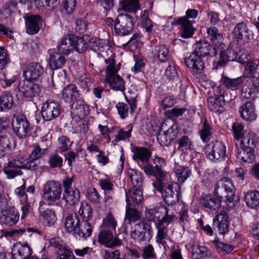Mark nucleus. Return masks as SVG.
Listing matches in <instances>:
<instances>
[{
    "label": "nucleus",
    "instance_id": "nucleus-50",
    "mask_svg": "<svg viewBox=\"0 0 259 259\" xmlns=\"http://www.w3.org/2000/svg\"><path fill=\"white\" fill-rule=\"evenodd\" d=\"M232 128L235 139L238 141L240 140V142H244L243 138L245 132L243 124L238 122L233 123Z\"/></svg>",
    "mask_w": 259,
    "mask_h": 259
},
{
    "label": "nucleus",
    "instance_id": "nucleus-14",
    "mask_svg": "<svg viewBox=\"0 0 259 259\" xmlns=\"http://www.w3.org/2000/svg\"><path fill=\"white\" fill-rule=\"evenodd\" d=\"M44 199L50 202H55L61 198L62 187L61 185L54 181H48L43 189Z\"/></svg>",
    "mask_w": 259,
    "mask_h": 259
},
{
    "label": "nucleus",
    "instance_id": "nucleus-11",
    "mask_svg": "<svg viewBox=\"0 0 259 259\" xmlns=\"http://www.w3.org/2000/svg\"><path fill=\"white\" fill-rule=\"evenodd\" d=\"M153 163L155 164L154 166L149 163H147L143 168L144 171L148 176L154 177L157 181H164L166 175L162 167L166 165L165 160L156 155L153 159Z\"/></svg>",
    "mask_w": 259,
    "mask_h": 259
},
{
    "label": "nucleus",
    "instance_id": "nucleus-37",
    "mask_svg": "<svg viewBox=\"0 0 259 259\" xmlns=\"http://www.w3.org/2000/svg\"><path fill=\"white\" fill-rule=\"evenodd\" d=\"M153 57L157 58L161 62H165L169 59V50L167 46L163 45L155 47L152 51Z\"/></svg>",
    "mask_w": 259,
    "mask_h": 259
},
{
    "label": "nucleus",
    "instance_id": "nucleus-54",
    "mask_svg": "<svg viewBox=\"0 0 259 259\" xmlns=\"http://www.w3.org/2000/svg\"><path fill=\"white\" fill-rule=\"evenodd\" d=\"M79 214L82 217L84 222H88L93 217V210L88 204H81L78 210Z\"/></svg>",
    "mask_w": 259,
    "mask_h": 259
},
{
    "label": "nucleus",
    "instance_id": "nucleus-53",
    "mask_svg": "<svg viewBox=\"0 0 259 259\" xmlns=\"http://www.w3.org/2000/svg\"><path fill=\"white\" fill-rule=\"evenodd\" d=\"M73 144L69 138L65 136H62L58 138V150L60 152H63L68 150Z\"/></svg>",
    "mask_w": 259,
    "mask_h": 259
},
{
    "label": "nucleus",
    "instance_id": "nucleus-45",
    "mask_svg": "<svg viewBox=\"0 0 259 259\" xmlns=\"http://www.w3.org/2000/svg\"><path fill=\"white\" fill-rule=\"evenodd\" d=\"M199 133L201 140L205 142L209 141L212 137V128L206 118L204 120Z\"/></svg>",
    "mask_w": 259,
    "mask_h": 259
},
{
    "label": "nucleus",
    "instance_id": "nucleus-47",
    "mask_svg": "<svg viewBox=\"0 0 259 259\" xmlns=\"http://www.w3.org/2000/svg\"><path fill=\"white\" fill-rule=\"evenodd\" d=\"M121 6L124 11L134 13L140 9L139 0H122Z\"/></svg>",
    "mask_w": 259,
    "mask_h": 259
},
{
    "label": "nucleus",
    "instance_id": "nucleus-30",
    "mask_svg": "<svg viewBox=\"0 0 259 259\" xmlns=\"http://www.w3.org/2000/svg\"><path fill=\"white\" fill-rule=\"evenodd\" d=\"M244 77L232 78L227 76H223L220 80L221 84L227 89L236 90L239 89L244 83Z\"/></svg>",
    "mask_w": 259,
    "mask_h": 259
},
{
    "label": "nucleus",
    "instance_id": "nucleus-2",
    "mask_svg": "<svg viewBox=\"0 0 259 259\" xmlns=\"http://www.w3.org/2000/svg\"><path fill=\"white\" fill-rule=\"evenodd\" d=\"M194 51L185 62L194 74H201L205 65L202 58L208 56L213 57L217 54V50L209 42L205 40H200L194 45Z\"/></svg>",
    "mask_w": 259,
    "mask_h": 259
},
{
    "label": "nucleus",
    "instance_id": "nucleus-16",
    "mask_svg": "<svg viewBox=\"0 0 259 259\" xmlns=\"http://www.w3.org/2000/svg\"><path fill=\"white\" fill-rule=\"evenodd\" d=\"M61 107L59 104L53 100H47L41 107V113L46 121H51L56 118L60 114Z\"/></svg>",
    "mask_w": 259,
    "mask_h": 259
},
{
    "label": "nucleus",
    "instance_id": "nucleus-21",
    "mask_svg": "<svg viewBox=\"0 0 259 259\" xmlns=\"http://www.w3.org/2000/svg\"><path fill=\"white\" fill-rule=\"evenodd\" d=\"M26 32L30 35L36 34L42 26L43 20L39 15H27L25 19Z\"/></svg>",
    "mask_w": 259,
    "mask_h": 259
},
{
    "label": "nucleus",
    "instance_id": "nucleus-52",
    "mask_svg": "<svg viewBox=\"0 0 259 259\" xmlns=\"http://www.w3.org/2000/svg\"><path fill=\"white\" fill-rule=\"evenodd\" d=\"M103 229H107L114 231L117 226V221L111 212L107 213L103 221Z\"/></svg>",
    "mask_w": 259,
    "mask_h": 259
},
{
    "label": "nucleus",
    "instance_id": "nucleus-25",
    "mask_svg": "<svg viewBox=\"0 0 259 259\" xmlns=\"http://www.w3.org/2000/svg\"><path fill=\"white\" fill-rule=\"evenodd\" d=\"M206 34L207 38L212 44L213 47H220V49H223L225 46L223 43V35L217 27L214 26L208 27Z\"/></svg>",
    "mask_w": 259,
    "mask_h": 259
},
{
    "label": "nucleus",
    "instance_id": "nucleus-46",
    "mask_svg": "<svg viewBox=\"0 0 259 259\" xmlns=\"http://www.w3.org/2000/svg\"><path fill=\"white\" fill-rule=\"evenodd\" d=\"M14 104L12 95L10 93H4L0 98V110L1 111L8 110Z\"/></svg>",
    "mask_w": 259,
    "mask_h": 259
},
{
    "label": "nucleus",
    "instance_id": "nucleus-35",
    "mask_svg": "<svg viewBox=\"0 0 259 259\" xmlns=\"http://www.w3.org/2000/svg\"><path fill=\"white\" fill-rule=\"evenodd\" d=\"M143 200V194L139 188L130 190L126 194V204H131L132 206H136Z\"/></svg>",
    "mask_w": 259,
    "mask_h": 259
},
{
    "label": "nucleus",
    "instance_id": "nucleus-17",
    "mask_svg": "<svg viewBox=\"0 0 259 259\" xmlns=\"http://www.w3.org/2000/svg\"><path fill=\"white\" fill-rule=\"evenodd\" d=\"M174 220V218L168 216L166 221L165 219L161 220L160 222L156 224V228L157 229V232L155 237L156 242L159 244H161L165 247L166 245V240L169 239L168 235V225Z\"/></svg>",
    "mask_w": 259,
    "mask_h": 259
},
{
    "label": "nucleus",
    "instance_id": "nucleus-60",
    "mask_svg": "<svg viewBox=\"0 0 259 259\" xmlns=\"http://www.w3.org/2000/svg\"><path fill=\"white\" fill-rule=\"evenodd\" d=\"M18 0H12L6 3L4 7V11L6 14L8 16H11L15 13L17 10V5ZM20 3L23 2L22 0H19Z\"/></svg>",
    "mask_w": 259,
    "mask_h": 259
},
{
    "label": "nucleus",
    "instance_id": "nucleus-63",
    "mask_svg": "<svg viewBox=\"0 0 259 259\" xmlns=\"http://www.w3.org/2000/svg\"><path fill=\"white\" fill-rule=\"evenodd\" d=\"M133 130V125L130 124L124 129L120 130L116 136V141L124 140L131 136V132Z\"/></svg>",
    "mask_w": 259,
    "mask_h": 259
},
{
    "label": "nucleus",
    "instance_id": "nucleus-48",
    "mask_svg": "<svg viewBox=\"0 0 259 259\" xmlns=\"http://www.w3.org/2000/svg\"><path fill=\"white\" fill-rule=\"evenodd\" d=\"M73 52L75 50L79 53L84 52L88 47L86 41L81 37H79L74 35L72 36Z\"/></svg>",
    "mask_w": 259,
    "mask_h": 259
},
{
    "label": "nucleus",
    "instance_id": "nucleus-57",
    "mask_svg": "<svg viewBox=\"0 0 259 259\" xmlns=\"http://www.w3.org/2000/svg\"><path fill=\"white\" fill-rule=\"evenodd\" d=\"M128 173L134 187H140L143 182L141 174L132 169H129Z\"/></svg>",
    "mask_w": 259,
    "mask_h": 259
},
{
    "label": "nucleus",
    "instance_id": "nucleus-6",
    "mask_svg": "<svg viewBox=\"0 0 259 259\" xmlns=\"http://www.w3.org/2000/svg\"><path fill=\"white\" fill-rule=\"evenodd\" d=\"M153 236V230L150 224L145 221H140L131 228L130 236L135 242L141 243L149 242Z\"/></svg>",
    "mask_w": 259,
    "mask_h": 259
},
{
    "label": "nucleus",
    "instance_id": "nucleus-33",
    "mask_svg": "<svg viewBox=\"0 0 259 259\" xmlns=\"http://www.w3.org/2000/svg\"><path fill=\"white\" fill-rule=\"evenodd\" d=\"M72 36V35H68L59 42L57 52L64 55H68L73 52Z\"/></svg>",
    "mask_w": 259,
    "mask_h": 259
},
{
    "label": "nucleus",
    "instance_id": "nucleus-4",
    "mask_svg": "<svg viewBox=\"0 0 259 259\" xmlns=\"http://www.w3.org/2000/svg\"><path fill=\"white\" fill-rule=\"evenodd\" d=\"M247 146L244 142H240V149H238L237 157L244 162L250 163L255 159L254 151L258 145V137L253 132H249L247 135Z\"/></svg>",
    "mask_w": 259,
    "mask_h": 259
},
{
    "label": "nucleus",
    "instance_id": "nucleus-22",
    "mask_svg": "<svg viewBox=\"0 0 259 259\" xmlns=\"http://www.w3.org/2000/svg\"><path fill=\"white\" fill-rule=\"evenodd\" d=\"M213 225L218 228L220 233L224 234L229 230V223L227 212L224 210H221L215 213V216L213 219Z\"/></svg>",
    "mask_w": 259,
    "mask_h": 259
},
{
    "label": "nucleus",
    "instance_id": "nucleus-36",
    "mask_svg": "<svg viewBox=\"0 0 259 259\" xmlns=\"http://www.w3.org/2000/svg\"><path fill=\"white\" fill-rule=\"evenodd\" d=\"M192 256L193 259H208L211 256V251L203 246L193 245Z\"/></svg>",
    "mask_w": 259,
    "mask_h": 259
},
{
    "label": "nucleus",
    "instance_id": "nucleus-8",
    "mask_svg": "<svg viewBox=\"0 0 259 259\" xmlns=\"http://www.w3.org/2000/svg\"><path fill=\"white\" fill-rule=\"evenodd\" d=\"M163 181H158L154 183V187L159 191L166 203L168 205H172L179 201L180 192L177 189L179 187L177 185L169 184L166 185Z\"/></svg>",
    "mask_w": 259,
    "mask_h": 259
},
{
    "label": "nucleus",
    "instance_id": "nucleus-31",
    "mask_svg": "<svg viewBox=\"0 0 259 259\" xmlns=\"http://www.w3.org/2000/svg\"><path fill=\"white\" fill-rule=\"evenodd\" d=\"M178 132L177 125L174 123L168 130L164 131L162 134H159L157 139L164 144H169L177 137Z\"/></svg>",
    "mask_w": 259,
    "mask_h": 259
},
{
    "label": "nucleus",
    "instance_id": "nucleus-58",
    "mask_svg": "<svg viewBox=\"0 0 259 259\" xmlns=\"http://www.w3.org/2000/svg\"><path fill=\"white\" fill-rule=\"evenodd\" d=\"M247 66L249 70V77L252 78V85L257 88L259 86L258 77L254 74L257 68V64L253 62H249L247 64Z\"/></svg>",
    "mask_w": 259,
    "mask_h": 259
},
{
    "label": "nucleus",
    "instance_id": "nucleus-15",
    "mask_svg": "<svg viewBox=\"0 0 259 259\" xmlns=\"http://www.w3.org/2000/svg\"><path fill=\"white\" fill-rule=\"evenodd\" d=\"M112 231L102 229L98 236V241L106 247L114 248L122 244L124 237L121 238V234H118L114 237Z\"/></svg>",
    "mask_w": 259,
    "mask_h": 259
},
{
    "label": "nucleus",
    "instance_id": "nucleus-9",
    "mask_svg": "<svg viewBox=\"0 0 259 259\" xmlns=\"http://www.w3.org/2000/svg\"><path fill=\"white\" fill-rule=\"evenodd\" d=\"M12 128L19 139H24L30 135L32 130L26 116L20 113L13 115Z\"/></svg>",
    "mask_w": 259,
    "mask_h": 259
},
{
    "label": "nucleus",
    "instance_id": "nucleus-34",
    "mask_svg": "<svg viewBox=\"0 0 259 259\" xmlns=\"http://www.w3.org/2000/svg\"><path fill=\"white\" fill-rule=\"evenodd\" d=\"M133 152V159L135 161L139 160L143 163L148 162L151 156V151L145 147H136Z\"/></svg>",
    "mask_w": 259,
    "mask_h": 259
},
{
    "label": "nucleus",
    "instance_id": "nucleus-62",
    "mask_svg": "<svg viewBox=\"0 0 259 259\" xmlns=\"http://www.w3.org/2000/svg\"><path fill=\"white\" fill-rule=\"evenodd\" d=\"M45 151L46 149L42 150L38 145L35 144L33 146V150L29 155V157L27 158L28 160H33L35 163H37V160L41 157L42 154L45 153Z\"/></svg>",
    "mask_w": 259,
    "mask_h": 259
},
{
    "label": "nucleus",
    "instance_id": "nucleus-49",
    "mask_svg": "<svg viewBox=\"0 0 259 259\" xmlns=\"http://www.w3.org/2000/svg\"><path fill=\"white\" fill-rule=\"evenodd\" d=\"M141 257L143 259H156V253L151 244H146L141 249Z\"/></svg>",
    "mask_w": 259,
    "mask_h": 259
},
{
    "label": "nucleus",
    "instance_id": "nucleus-27",
    "mask_svg": "<svg viewBox=\"0 0 259 259\" xmlns=\"http://www.w3.org/2000/svg\"><path fill=\"white\" fill-rule=\"evenodd\" d=\"M248 28L244 22L238 23L233 30V35L235 39L238 42L242 41L244 44L249 39Z\"/></svg>",
    "mask_w": 259,
    "mask_h": 259
},
{
    "label": "nucleus",
    "instance_id": "nucleus-5",
    "mask_svg": "<svg viewBox=\"0 0 259 259\" xmlns=\"http://www.w3.org/2000/svg\"><path fill=\"white\" fill-rule=\"evenodd\" d=\"M107 64L106 69V81L111 88L115 91L123 92L125 90V82L123 79L117 74L118 69L115 68V61L114 59L109 58L105 60Z\"/></svg>",
    "mask_w": 259,
    "mask_h": 259
},
{
    "label": "nucleus",
    "instance_id": "nucleus-55",
    "mask_svg": "<svg viewBox=\"0 0 259 259\" xmlns=\"http://www.w3.org/2000/svg\"><path fill=\"white\" fill-rule=\"evenodd\" d=\"M34 3L37 7L47 8L54 10L60 4V0H34Z\"/></svg>",
    "mask_w": 259,
    "mask_h": 259
},
{
    "label": "nucleus",
    "instance_id": "nucleus-32",
    "mask_svg": "<svg viewBox=\"0 0 259 259\" xmlns=\"http://www.w3.org/2000/svg\"><path fill=\"white\" fill-rule=\"evenodd\" d=\"M241 117L246 121H253L257 117L254 111V106L251 102H247L240 109Z\"/></svg>",
    "mask_w": 259,
    "mask_h": 259
},
{
    "label": "nucleus",
    "instance_id": "nucleus-40",
    "mask_svg": "<svg viewBox=\"0 0 259 259\" xmlns=\"http://www.w3.org/2000/svg\"><path fill=\"white\" fill-rule=\"evenodd\" d=\"M177 150L184 151L185 150H191L193 147V143L191 139L186 135H183L178 138L175 143Z\"/></svg>",
    "mask_w": 259,
    "mask_h": 259
},
{
    "label": "nucleus",
    "instance_id": "nucleus-41",
    "mask_svg": "<svg viewBox=\"0 0 259 259\" xmlns=\"http://www.w3.org/2000/svg\"><path fill=\"white\" fill-rule=\"evenodd\" d=\"M227 53L228 54V57L230 61H237L241 63H243L244 58L246 55L244 54V50L242 51L236 48L235 49L228 48L226 50Z\"/></svg>",
    "mask_w": 259,
    "mask_h": 259
},
{
    "label": "nucleus",
    "instance_id": "nucleus-7",
    "mask_svg": "<svg viewBox=\"0 0 259 259\" xmlns=\"http://www.w3.org/2000/svg\"><path fill=\"white\" fill-rule=\"evenodd\" d=\"M15 87L14 91L18 92L21 97L28 101L38 97L41 92V88L38 84L28 79L20 81Z\"/></svg>",
    "mask_w": 259,
    "mask_h": 259
},
{
    "label": "nucleus",
    "instance_id": "nucleus-10",
    "mask_svg": "<svg viewBox=\"0 0 259 259\" xmlns=\"http://www.w3.org/2000/svg\"><path fill=\"white\" fill-rule=\"evenodd\" d=\"M205 151L207 157L213 162L221 161L226 156V146L222 141L209 143L206 145Z\"/></svg>",
    "mask_w": 259,
    "mask_h": 259
},
{
    "label": "nucleus",
    "instance_id": "nucleus-64",
    "mask_svg": "<svg viewBox=\"0 0 259 259\" xmlns=\"http://www.w3.org/2000/svg\"><path fill=\"white\" fill-rule=\"evenodd\" d=\"M75 3V0H66L61 5V10L65 13L70 15L74 10Z\"/></svg>",
    "mask_w": 259,
    "mask_h": 259
},
{
    "label": "nucleus",
    "instance_id": "nucleus-19",
    "mask_svg": "<svg viewBox=\"0 0 259 259\" xmlns=\"http://www.w3.org/2000/svg\"><path fill=\"white\" fill-rule=\"evenodd\" d=\"M186 18L185 17L176 18L172 24L175 25H180V31L181 36L184 38H189L193 36L195 29L192 25L194 21L187 20Z\"/></svg>",
    "mask_w": 259,
    "mask_h": 259
},
{
    "label": "nucleus",
    "instance_id": "nucleus-12",
    "mask_svg": "<svg viewBox=\"0 0 259 259\" xmlns=\"http://www.w3.org/2000/svg\"><path fill=\"white\" fill-rule=\"evenodd\" d=\"M135 23L132 16L128 14H119L114 23L115 32L121 36L130 33L134 26Z\"/></svg>",
    "mask_w": 259,
    "mask_h": 259
},
{
    "label": "nucleus",
    "instance_id": "nucleus-20",
    "mask_svg": "<svg viewBox=\"0 0 259 259\" xmlns=\"http://www.w3.org/2000/svg\"><path fill=\"white\" fill-rule=\"evenodd\" d=\"M19 217V213L15 207L9 206L2 210L0 219L3 224L12 226L17 224Z\"/></svg>",
    "mask_w": 259,
    "mask_h": 259
},
{
    "label": "nucleus",
    "instance_id": "nucleus-1",
    "mask_svg": "<svg viewBox=\"0 0 259 259\" xmlns=\"http://www.w3.org/2000/svg\"><path fill=\"white\" fill-rule=\"evenodd\" d=\"M235 193V188L231 180L228 178H224L216 183L214 195L202 196L200 199V203L210 210H216L221 207L224 198H226V202L228 205L234 202H238L239 198Z\"/></svg>",
    "mask_w": 259,
    "mask_h": 259
},
{
    "label": "nucleus",
    "instance_id": "nucleus-26",
    "mask_svg": "<svg viewBox=\"0 0 259 259\" xmlns=\"http://www.w3.org/2000/svg\"><path fill=\"white\" fill-rule=\"evenodd\" d=\"M80 226V220L76 213H71L67 216L64 227L68 233L75 234L77 230H79Z\"/></svg>",
    "mask_w": 259,
    "mask_h": 259
},
{
    "label": "nucleus",
    "instance_id": "nucleus-28",
    "mask_svg": "<svg viewBox=\"0 0 259 259\" xmlns=\"http://www.w3.org/2000/svg\"><path fill=\"white\" fill-rule=\"evenodd\" d=\"M81 95L80 91L74 84H69L65 87L62 91V99L66 102L74 101Z\"/></svg>",
    "mask_w": 259,
    "mask_h": 259
},
{
    "label": "nucleus",
    "instance_id": "nucleus-61",
    "mask_svg": "<svg viewBox=\"0 0 259 259\" xmlns=\"http://www.w3.org/2000/svg\"><path fill=\"white\" fill-rule=\"evenodd\" d=\"M48 162L51 168H61L63 165V158L58 154L50 155Z\"/></svg>",
    "mask_w": 259,
    "mask_h": 259
},
{
    "label": "nucleus",
    "instance_id": "nucleus-59",
    "mask_svg": "<svg viewBox=\"0 0 259 259\" xmlns=\"http://www.w3.org/2000/svg\"><path fill=\"white\" fill-rule=\"evenodd\" d=\"M84 222L83 228H81L80 226L79 230H77L75 235H77L79 238L85 239L91 235L93 230L91 224L88 222Z\"/></svg>",
    "mask_w": 259,
    "mask_h": 259
},
{
    "label": "nucleus",
    "instance_id": "nucleus-13",
    "mask_svg": "<svg viewBox=\"0 0 259 259\" xmlns=\"http://www.w3.org/2000/svg\"><path fill=\"white\" fill-rule=\"evenodd\" d=\"M168 216L174 218L172 212L169 213L167 206L164 205H160L155 208H146L145 217L149 222H153L156 224L161 221V220L165 219L166 221Z\"/></svg>",
    "mask_w": 259,
    "mask_h": 259
},
{
    "label": "nucleus",
    "instance_id": "nucleus-18",
    "mask_svg": "<svg viewBox=\"0 0 259 259\" xmlns=\"http://www.w3.org/2000/svg\"><path fill=\"white\" fill-rule=\"evenodd\" d=\"M216 92L219 95L209 97L207 98V104L209 109L216 113H223L225 111V104L224 91L220 87L217 88Z\"/></svg>",
    "mask_w": 259,
    "mask_h": 259
},
{
    "label": "nucleus",
    "instance_id": "nucleus-51",
    "mask_svg": "<svg viewBox=\"0 0 259 259\" xmlns=\"http://www.w3.org/2000/svg\"><path fill=\"white\" fill-rule=\"evenodd\" d=\"M40 212V217L44 221V223L45 225L50 226L54 224L56 220L54 211L50 209H47Z\"/></svg>",
    "mask_w": 259,
    "mask_h": 259
},
{
    "label": "nucleus",
    "instance_id": "nucleus-24",
    "mask_svg": "<svg viewBox=\"0 0 259 259\" xmlns=\"http://www.w3.org/2000/svg\"><path fill=\"white\" fill-rule=\"evenodd\" d=\"M32 255V250L27 243L22 244L18 242L12 248L11 259H23L24 257H29Z\"/></svg>",
    "mask_w": 259,
    "mask_h": 259
},
{
    "label": "nucleus",
    "instance_id": "nucleus-56",
    "mask_svg": "<svg viewBox=\"0 0 259 259\" xmlns=\"http://www.w3.org/2000/svg\"><path fill=\"white\" fill-rule=\"evenodd\" d=\"M212 244L218 251H222L226 253H230L234 248L232 245L220 242L218 239L213 240Z\"/></svg>",
    "mask_w": 259,
    "mask_h": 259
},
{
    "label": "nucleus",
    "instance_id": "nucleus-43",
    "mask_svg": "<svg viewBox=\"0 0 259 259\" xmlns=\"http://www.w3.org/2000/svg\"><path fill=\"white\" fill-rule=\"evenodd\" d=\"M259 192L257 190L248 192L245 196L247 205L252 208L257 209L259 205Z\"/></svg>",
    "mask_w": 259,
    "mask_h": 259
},
{
    "label": "nucleus",
    "instance_id": "nucleus-42",
    "mask_svg": "<svg viewBox=\"0 0 259 259\" xmlns=\"http://www.w3.org/2000/svg\"><path fill=\"white\" fill-rule=\"evenodd\" d=\"M178 182L184 183L191 174V170L187 166H178L175 168Z\"/></svg>",
    "mask_w": 259,
    "mask_h": 259
},
{
    "label": "nucleus",
    "instance_id": "nucleus-23",
    "mask_svg": "<svg viewBox=\"0 0 259 259\" xmlns=\"http://www.w3.org/2000/svg\"><path fill=\"white\" fill-rule=\"evenodd\" d=\"M44 71L43 67L39 64L33 62L28 65L23 73L29 78L28 80L35 81L42 78Z\"/></svg>",
    "mask_w": 259,
    "mask_h": 259
},
{
    "label": "nucleus",
    "instance_id": "nucleus-39",
    "mask_svg": "<svg viewBox=\"0 0 259 259\" xmlns=\"http://www.w3.org/2000/svg\"><path fill=\"white\" fill-rule=\"evenodd\" d=\"M135 207L129 204V202L126 204L124 221H127L129 224H132L141 219L140 213Z\"/></svg>",
    "mask_w": 259,
    "mask_h": 259
},
{
    "label": "nucleus",
    "instance_id": "nucleus-29",
    "mask_svg": "<svg viewBox=\"0 0 259 259\" xmlns=\"http://www.w3.org/2000/svg\"><path fill=\"white\" fill-rule=\"evenodd\" d=\"M73 102L71 107V114L72 117L78 118L83 117L86 114L88 106L83 100L77 98L72 101Z\"/></svg>",
    "mask_w": 259,
    "mask_h": 259
},
{
    "label": "nucleus",
    "instance_id": "nucleus-44",
    "mask_svg": "<svg viewBox=\"0 0 259 259\" xmlns=\"http://www.w3.org/2000/svg\"><path fill=\"white\" fill-rule=\"evenodd\" d=\"M79 191L76 188H73L71 190L64 192L63 199L70 205H73L79 201Z\"/></svg>",
    "mask_w": 259,
    "mask_h": 259
},
{
    "label": "nucleus",
    "instance_id": "nucleus-3",
    "mask_svg": "<svg viewBox=\"0 0 259 259\" xmlns=\"http://www.w3.org/2000/svg\"><path fill=\"white\" fill-rule=\"evenodd\" d=\"M38 167V163L34 161L28 160L21 155L14 156L4 164L3 171L9 179L21 176L23 174L21 169L36 170Z\"/></svg>",
    "mask_w": 259,
    "mask_h": 259
},
{
    "label": "nucleus",
    "instance_id": "nucleus-38",
    "mask_svg": "<svg viewBox=\"0 0 259 259\" xmlns=\"http://www.w3.org/2000/svg\"><path fill=\"white\" fill-rule=\"evenodd\" d=\"M50 56L49 65L52 70L63 67L66 63V58L62 53L57 52Z\"/></svg>",
    "mask_w": 259,
    "mask_h": 259
}]
</instances>
